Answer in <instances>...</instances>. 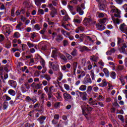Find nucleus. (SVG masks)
<instances>
[{"instance_id": "nucleus-64", "label": "nucleus", "mask_w": 127, "mask_h": 127, "mask_svg": "<svg viewBox=\"0 0 127 127\" xmlns=\"http://www.w3.org/2000/svg\"><path fill=\"white\" fill-rule=\"evenodd\" d=\"M59 117H60V116H59V115H58V114H56V115H55L54 118V119H56V120H59Z\"/></svg>"}, {"instance_id": "nucleus-35", "label": "nucleus", "mask_w": 127, "mask_h": 127, "mask_svg": "<svg viewBox=\"0 0 127 127\" xmlns=\"http://www.w3.org/2000/svg\"><path fill=\"white\" fill-rule=\"evenodd\" d=\"M41 88H42V84L41 83H38L35 86V88L37 89H41Z\"/></svg>"}, {"instance_id": "nucleus-24", "label": "nucleus", "mask_w": 127, "mask_h": 127, "mask_svg": "<svg viewBox=\"0 0 127 127\" xmlns=\"http://www.w3.org/2000/svg\"><path fill=\"white\" fill-rule=\"evenodd\" d=\"M92 90H93V87H92L91 86H88L87 89L86 90L87 94H91L92 92Z\"/></svg>"}, {"instance_id": "nucleus-56", "label": "nucleus", "mask_w": 127, "mask_h": 127, "mask_svg": "<svg viewBox=\"0 0 127 127\" xmlns=\"http://www.w3.org/2000/svg\"><path fill=\"white\" fill-rule=\"evenodd\" d=\"M119 80H120L121 83L122 84V86H125L126 84V82L125 81V80L123 79L122 78H119Z\"/></svg>"}, {"instance_id": "nucleus-44", "label": "nucleus", "mask_w": 127, "mask_h": 127, "mask_svg": "<svg viewBox=\"0 0 127 127\" xmlns=\"http://www.w3.org/2000/svg\"><path fill=\"white\" fill-rule=\"evenodd\" d=\"M7 107H8V103L7 102H4L3 104V108L4 110H6V109L7 108Z\"/></svg>"}, {"instance_id": "nucleus-50", "label": "nucleus", "mask_w": 127, "mask_h": 127, "mask_svg": "<svg viewBox=\"0 0 127 127\" xmlns=\"http://www.w3.org/2000/svg\"><path fill=\"white\" fill-rule=\"evenodd\" d=\"M40 63L43 66V68H44V66L45 65V61L43 59H41Z\"/></svg>"}, {"instance_id": "nucleus-27", "label": "nucleus", "mask_w": 127, "mask_h": 127, "mask_svg": "<svg viewBox=\"0 0 127 127\" xmlns=\"http://www.w3.org/2000/svg\"><path fill=\"white\" fill-rule=\"evenodd\" d=\"M103 72L105 74L106 77H109L110 75L109 74V70L107 68H105L103 69Z\"/></svg>"}, {"instance_id": "nucleus-19", "label": "nucleus", "mask_w": 127, "mask_h": 127, "mask_svg": "<svg viewBox=\"0 0 127 127\" xmlns=\"http://www.w3.org/2000/svg\"><path fill=\"white\" fill-rule=\"evenodd\" d=\"M79 90H80V91H86V90H87V85H81L79 87Z\"/></svg>"}, {"instance_id": "nucleus-8", "label": "nucleus", "mask_w": 127, "mask_h": 127, "mask_svg": "<svg viewBox=\"0 0 127 127\" xmlns=\"http://www.w3.org/2000/svg\"><path fill=\"white\" fill-rule=\"evenodd\" d=\"M78 92L82 101H87V100H88V98H87L88 94H87V92H82L79 91H78Z\"/></svg>"}, {"instance_id": "nucleus-23", "label": "nucleus", "mask_w": 127, "mask_h": 127, "mask_svg": "<svg viewBox=\"0 0 127 127\" xmlns=\"http://www.w3.org/2000/svg\"><path fill=\"white\" fill-rule=\"evenodd\" d=\"M8 93L9 95H11V96H14L15 95V91L12 90V89H9L8 91Z\"/></svg>"}, {"instance_id": "nucleus-5", "label": "nucleus", "mask_w": 127, "mask_h": 127, "mask_svg": "<svg viewBox=\"0 0 127 127\" xmlns=\"http://www.w3.org/2000/svg\"><path fill=\"white\" fill-rule=\"evenodd\" d=\"M63 96L64 101H68L69 102H72V101H73V97L72 96L67 92L64 93Z\"/></svg>"}, {"instance_id": "nucleus-60", "label": "nucleus", "mask_w": 127, "mask_h": 127, "mask_svg": "<svg viewBox=\"0 0 127 127\" xmlns=\"http://www.w3.org/2000/svg\"><path fill=\"white\" fill-rule=\"evenodd\" d=\"M123 8H124V10H125L126 12H127V4H125L123 6Z\"/></svg>"}, {"instance_id": "nucleus-36", "label": "nucleus", "mask_w": 127, "mask_h": 127, "mask_svg": "<svg viewBox=\"0 0 127 127\" xmlns=\"http://www.w3.org/2000/svg\"><path fill=\"white\" fill-rule=\"evenodd\" d=\"M111 77L112 78V79H116V77H117V74L115 71H112Z\"/></svg>"}, {"instance_id": "nucleus-45", "label": "nucleus", "mask_w": 127, "mask_h": 127, "mask_svg": "<svg viewBox=\"0 0 127 127\" xmlns=\"http://www.w3.org/2000/svg\"><path fill=\"white\" fill-rule=\"evenodd\" d=\"M35 30H40V26L38 24H36L33 27Z\"/></svg>"}, {"instance_id": "nucleus-40", "label": "nucleus", "mask_w": 127, "mask_h": 127, "mask_svg": "<svg viewBox=\"0 0 127 127\" xmlns=\"http://www.w3.org/2000/svg\"><path fill=\"white\" fill-rule=\"evenodd\" d=\"M122 70H124V66L119 65L118 66L116 71L117 72H119V71H122Z\"/></svg>"}, {"instance_id": "nucleus-57", "label": "nucleus", "mask_w": 127, "mask_h": 127, "mask_svg": "<svg viewBox=\"0 0 127 127\" xmlns=\"http://www.w3.org/2000/svg\"><path fill=\"white\" fill-rule=\"evenodd\" d=\"M74 23H81V20L78 19H74L73 20Z\"/></svg>"}, {"instance_id": "nucleus-7", "label": "nucleus", "mask_w": 127, "mask_h": 127, "mask_svg": "<svg viewBox=\"0 0 127 127\" xmlns=\"http://www.w3.org/2000/svg\"><path fill=\"white\" fill-rule=\"evenodd\" d=\"M92 84V79H91V77H90V74H87L84 79L83 81V83L84 85H87V84Z\"/></svg>"}, {"instance_id": "nucleus-18", "label": "nucleus", "mask_w": 127, "mask_h": 127, "mask_svg": "<svg viewBox=\"0 0 127 127\" xmlns=\"http://www.w3.org/2000/svg\"><path fill=\"white\" fill-rule=\"evenodd\" d=\"M48 98L49 101H51L52 99L53 100H54V99H55V98H54V97H53V95H52V93L50 92L48 93Z\"/></svg>"}, {"instance_id": "nucleus-2", "label": "nucleus", "mask_w": 127, "mask_h": 127, "mask_svg": "<svg viewBox=\"0 0 127 127\" xmlns=\"http://www.w3.org/2000/svg\"><path fill=\"white\" fill-rule=\"evenodd\" d=\"M110 12L114 13V16L116 17H121V11L114 5L110 6Z\"/></svg>"}, {"instance_id": "nucleus-14", "label": "nucleus", "mask_w": 127, "mask_h": 127, "mask_svg": "<svg viewBox=\"0 0 127 127\" xmlns=\"http://www.w3.org/2000/svg\"><path fill=\"white\" fill-rule=\"evenodd\" d=\"M67 22V24L66 22H63L62 24V26H63L64 28H65V29H66L67 30H68L69 29V27H70V23H69V22Z\"/></svg>"}, {"instance_id": "nucleus-25", "label": "nucleus", "mask_w": 127, "mask_h": 127, "mask_svg": "<svg viewBox=\"0 0 127 127\" xmlns=\"http://www.w3.org/2000/svg\"><path fill=\"white\" fill-rule=\"evenodd\" d=\"M35 3L37 6L40 7V5H41V2L40 0H35Z\"/></svg>"}, {"instance_id": "nucleus-59", "label": "nucleus", "mask_w": 127, "mask_h": 127, "mask_svg": "<svg viewBox=\"0 0 127 127\" xmlns=\"http://www.w3.org/2000/svg\"><path fill=\"white\" fill-rule=\"evenodd\" d=\"M115 1H116L117 3H118V4H122L123 0H115Z\"/></svg>"}, {"instance_id": "nucleus-53", "label": "nucleus", "mask_w": 127, "mask_h": 127, "mask_svg": "<svg viewBox=\"0 0 127 127\" xmlns=\"http://www.w3.org/2000/svg\"><path fill=\"white\" fill-rule=\"evenodd\" d=\"M65 55L68 60H71V59H72V56H71L70 54L65 53Z\"/></svg>"}, {"instance_id": "nucleus-22", "label": "nucleus", "mask_w": 127, "mask_h": 127, "mask_svg": "<svg viewBox=\"0 0 127 127\" xmlns=\"http://www.w3.org/2000/svg\"><path fill=\"white\" fill-rule=\"evenodd\" d=\"M100 2L99 8L101 10H105L106 8V5L102 3L101 2Z\"/></svg>"}, {"instance_id": "nucleus-37", "label": "nucleus", "mask_w": 127, "mask_h": 127, "mask_svg": "<svg viewBox=\"0 0 127 127\" xmlns=\"http://www.w3.org/2000/svg\"><path fill=\"white\" fill-rule=\"evenodd\" d=\"M123 42H124V41L123 40V39L120 38H118V43H117L118 45H121V44H122L123 45V44L124 43Z\"/></svg>"}, {"instance_id": "nucleus-33", "label": "nucleus", "mask_w": 127, "mask_h": 127, "mask_svg": "<svg viewBox=\"0 0 127 127\" xmlns=\"http://www.w3.org/2000/svg\"><path fill=\"white\" fill-rule=\"evenodd\" d=\"M108 85V83H107V81H106V79H103L102 80V82L101 83V87H106Z\"/></svg>"}, {"instance_id": "nucleus-17", "label": "nucleus", "mask_w": 127, "mask_h": 127, "mask_svg": "<svg viewBox=\"0 0 127 127\" xmlns=\"http://www.w3.org/2000/svg\"><path fill=\"white\" fill-rule=\"evenodd\" d=\"M84 30H85V28L81 26L78 27L77 28H76L75 31L76 32H80V31L82 32V31H84Z\"/></svg>"}, {"instance_id": "nucleus-28", "label": "nucleus", "mask_w": 127, "mask_h": 127, "mask_svg": "<svg viewBox=\"0 0 127 127\" xmlns=\"http://www.w3.org/2000/svg\"><path fill=\"white\" fill-rule=\"evenodd\" d=\"M86 75V73H85V71H82L80 73V74L78 76V79H81L82 77H84V76Z\"/></svg>"}, {"instance_id": "nucleus-38", "label": "nucleus", "mask_w": 127, "mask_h": 127, "mask_svg": "<svg viewBox=\"0 0 127 127\" xmlns=\"http://www.w3.org/2000/svg\"><path fill=\"white\" fill-rule=\"evenodd\" d=\"M112 20L114 21V23H120V19L119 18H115L114 17H112Z\"/></svg>"}, {"instance_id": "nucleus-63", "label": "nucleus", "mask_w": 127, "mask_h": 127, "mask_svg": "<svg viewBox=\"0 0 127 127\" xmlns=\"http://www.w3.org/2000/svg\"><path fill=\"white\" fill-rule=\"evenodd\" d=\"M26 102H30L31 98L29 96H27L25 99Z\"/></svg>"}, {"instance_id": "nucleus-29", "label": "nucleus", "mask_w": 127, "mask_h": 127, "mask_svg": "<svg viewBox=\"0 0 127 127\" xmlns=\"http://www.w3.org/2000/svg\"><path fill=\"white\" fill-rule=\"evenodd\" d=\"M3 98L6 100V101H10V100H11V98L6 94L4 95Z\"/></svg>"}, {"instance_id": "nucleus-12", "label": "nucleus", "mask_w": 127, "mask_h": 127, "mask_svg": "<svg viewBox=\"0 0 127 127\" xmlns=\"http://www.w3.org/2000/svg\"><path fill=\"white\" fill-rule=\"evenodd\" d=\"M8 83L11 87L16 88V81L10 80L8 81Z\"/></svg>"}, {"instance_id": "nucleus-48", "label": "nucleus", "mask_w": 127, "mask_h": 127, "mask_svg": "<svg viewBox=\"0 0 127 127\" xmlns=\"http://www.w3.org/2000/svg\"><path fill=\"white\" fill-rule=\"evenodd\" d=\"M45 79H46V80H47V81H48V82H49V81H50V80H51V77L50 76V75H49L48 74H46Z\"/></svg>"}, {"instance_id": "nucleus-61", "label": "nucleus", "mask_w": 127, "mask_h": 127, "mask_svg": "<svg viewBox=\"0 0 127 127\" xmlns=\"http://www.w3.org/2000/svg\"><path fill=\"white\" fill-rule=\"evenodd\" d=\"M43 27H44L43 29L44 30H46V28H47V27H48V25L47 24V23L45 22V23H44Z\"/></svg>"}, {"instance_id": "nucleus-42", "label": "nucleus", "mask_w": 127, "mask_h": 127, "mask_svg": "<svg viewBox=\"0 0 127 127\" xmlns=\"http://www.w3.org/2000/svg\"><path fill=\"white\" fill-rule=\"evenodd\" d=\"M13 37L14 38H19V37H20V34L18 32H15L14 34Z\"/></svg>"}, {"instance_id": "nucleus-46", "label": "nucleus", "mask_w": 127, "mask_h": 127, "mask_svg": "<svg viewBox=\"0 0 127 127\" xmlns=\"http://www.w3.org/2000/svg\"><path fill=\"white\" fill-rule=\"evenodd\" d=\"M5 47L6 48H7V49H8V48H10V47H11V43H10V42H8L6 44V45H5Z\"/></svg>"}, {"instance_id": "nucleus-31", "label": "nucleus", "mask_w": 127, "mask_h": 127, "mask_svg": "<svg viewBox=\"0 0 127 127\" xmlns=\"http://www.w3.org/2000/svg\"><path fill=\"white\" fill-rule=\"evenodd\" d=\"M59 56L60 57L61 59H62L64 61H66L67 60V59H66V57L64 56V55L60 53V54L59 55Z\"/></svg>"}, {"instance_id": "nucleus-4", "label": "nucleus", "mask_w": 127, "mask_h": 127, "mask_svg": "<svg viewBox=\"0 0 127 127\" xmlns=\"http://www.w3.org/2000/svg\"><path fill=\"white\" fill-rule=\"evenodd\" d=\"M60 53L58 51V50L55 48H53L51 57L54 58L55 60L57 59V57L59 56Z\"/></svg>"}, {"instance_id": "nucleus-16", "label": "nucleus", "mask_w": 127, "mask_h": 127, "mask_svg": "<svg viewBox=\"0 0 127 127\" xmlns=\"http://www.w3.org/2000/svg\"><path fill=\"white\" fill-rule=\"evenodd\" d=\"M88 103L92 106H97L98 105V103H96V102L94 101L93 98H89V100L88 101Z\"/></svg>"}, {"instance_id": "nucleus-52", "label": "nucleus", "mask_w": 127, "mask_h": 127, "mask_svg": "<svg viewBox=\"0 0 127 127\" xmlns=\"http://www.w3.org/2000/svg\"><path fill=\"white\" fill-rule=\"evenodd\" d=\"M64 21H66V22H68V21L69 20V16H68V15L65 14L64 18Z\"/></svg>"}, {"instance_id": "nucleus-9", "label": "nucleus", "mask_w": 127, "mask_h": 127, "mask_svg": "<svg viewBox=\"0 0 127 127\" xmlns=\"http://www.w3.org/2000/svg\"><path fill=\"white\" fill-rule=\"evenodd\" d=\"M83 24L86 26H90V24H92V19L90 18H85L83 20Z\"/></svg>"}, {"instance_id": "nucleus-30", "label": "nucleus", "mask_w": 127, "mask_h": 127, "mask_svg": "<svg viewBox=\"0 0 127 127\" xmlns=\"http://www.w3.org/2000/svg\"><path fill=\"white\" fill-rule=\"evenodd\" d=\"M22 25H23V23H22V22H19L18 24H17V25L16 26V29H18V30H20V27L22 26Z\"/></svg>"}, {"instance_id": "nucleus-3", "label": "nucleus", "mask_w": 127, "mask_h": 127, "mask_svg": "<svg viewBox=\"0 0 127 127\" xmlns=\"http://www.w3.org/2000/svg\"><path fill=\"white\" fill-rule=\"evenodd\" d=\"M51 68L54 70V71H58L59 70V64L57 63V62H49Z\"/></svg>"}, {"instance_id": "nucleus-43", "label": "nucleus", "mask_w": 127, "mask_h": 127, "mask_svg": "<svg viewBox=\"0 0 127 127\" xmlns=\"http://www.w3.org/2000/svg\"><path fill=\"white\" fill-rule=\"evenodd\" d=\"M62 78H63V74H62L61 72H59V77H58L59 81H61L62 80Z\"/></svg>"}, {"instance_id": "nucleus-15", "label": "nucleus", "mask_w": 127, "mask_h": 127, "mask_svg": "<svg viewBox=\"0 0 127 127\" xmlns=\"http://www.w3.org/2000/svg\"><path fill=\"white\" fill-rule=\"evenodd\" d=\"M77 12H78L79 14L80 15H83L84 14V11L82 10V8L80 6H77L76 8Z\"/></svg>"}, {"instance_id": "nucleus-26", "label": "nucleus", "mask_w": 127, "mask_h": 127, "mask_svg": "<svg viewBox=\"0 0 127 127\" xmlns=\"http://www.w3.org/2000/svg\"><path fill=\"white\" fill-rule=\"evenodd\" d=\"M57 41L58 42H60V41H62L63 40V38L62 37V36L61 35H58L57 37Z\"/></svg>"}, {"instance_id": "nucleus-58", "label": "nucleus", "mask_w": 127, "mask_h": 127, "mask_svg": "<svg viewBox=\"0 0 127 127\" xmlns=\"http://www.w3.org/2000/svg\"><path fill=\"white\" fill-rule=\"evenodd\" d=\"M60 106V102H57L56 103H55V104L54 105V106L55 108H56V109H57V108H58Z\"/></svg>"}, {"instance_id": "nucleus-6", "label": "nucleus", "mask_w": 127, "mask_h": 127, "mask_svg": "<svg viewBox=\"0 0 127 127\" xmlns=\"http://www.w3.org/2000/svg\"><path fill=\"white\" fill-rule=\"evenodd\" d=\"M81 109L84 112V110L87 111V112H91L93 109L91 107L89 106V105L87 104V103L84 102L83 105L81 106Z\"/></svg>"}, {"instance_id": "nucleus-51", "label": "nucleus", "mask_w": 127, "mask_h": 127, "mask_svg": "<svg viewBox=\"0 0 127 127\" xmlns=\"http://www.w3.org/2000/svg\"><path fill=\"white\" fill-rule=\"evenodd\" d=\"M77 65L78 64L77 63V62H73L72 64V68H73V69H76V68H77Z\"/></svg>"}, {"instance_id": "nucleus-47", "label": "nucleus", "mask_w": 127, "mask_h": 127, "mask_svg": "<svg viewBox=\"0 0 127 127\" xmlns=\"http://www.w3.org/2000/svg\"><path fill=\"white\" fill-rule=\"evenodd\" d=\"M64 86L66 91H70V86L69 85L64 84Z\"/></svg>"}, {"instance_id": "nucleus-11", "label": "nucleus", "mask_w": 127, "mask_h": 127, "mask_svg": "<svg viewBox=\"0 0 127 127\" xmlns=\"http://www.w3.org/2000/svg\"><path fill=\"white\" fill-rule=\"evenodd\" d=\"M29 88H30V86H29L28 82H25L22 85L21 90L24 92H25V91H26V89H29Z\"/></svg>"}, {"instance_id": "nucleus-32", "label": "nucleus", "mask_w": 127, "mask_h": 127, "mask_svg": "<svg viewBox=\"0 0 127 127\" xmlns=\"http://www.w3.org/2000/svg\"><path fill=\"white\" fill-rule=\"evenodd\" d=\"M77 54H78V53L77 52V50L76 49H73L72 52L71 53V55L72 56H77Z\"/></svg>"}, {"instance_id": "nucleus-54", "label": "nucleus", "mask_w": 127, "mask_h": 127, "mask_svg": "<svg viewBox=\"0 0 127 127\" xmlns=\"http://www.w3.org/2000/svg\"><path fill=\"white\" fill-rule=\"evenodd\" d=\"M90 75L92 80H95V74L94 73V71L93 70L91 71Z\"/></svg>"}, {"instance_id": "nucleus-21", "label": "nucleus", "mask_w": 127, "mask_h": 127, "mask_svg": "<svg viewBox=\"0 0 127 127\" xmlns=\"http://www.w3.org/2000/svg\"><path fill=\"white\" fill-rule=\"evenodd\" d=\"M48 7L50 8V9H51V10H55V13H56L57 10L55 7L53 6V4H52V3L49 4Z\"/></svg>"}, {"instance_id": "nucleus-55", "label": "nucleus", "mask_w": 127, "mask_h": 127, "mask_svg": "<svg viewBox=\"0 0 127 127\" xmlns=\"http://www.w3.org/2000/svg\"><path fill=\"white\" fill-rule=\"evenodd\" d=\"M38 12L39 14H42V15L44 14V11L43 10V9H39L38 10Z\"/></svg>"}, {"instance_id": "nucleus-39", "label": "nucleus", "mask_w": 127, "mask_h": 127, "mask_svg": "<svg viewBox=\"0 0 127 127\" xmlns=\"http://www.w3.org/2000/svg\"><path fill=\"white\" fill-rule=\"evenodd\" d=\"M118 119H119V120H121L122 123H125V119L124 118V117L123 116V115H119L118 116Z\"/></svg>"}, {"instance_id": "nucleus-49", "label": "nucleus", "mask_w": 127, "mask_h": 127, "mask_svg": "<svg viewBox=\"0 0 127 127\" xmlns=\"http://www.w3.org/2000/svg\"><path fill=\"white\" fill-rule=\"evenodd\" d=\"M27 45H28L29 48H31V47H34V45L30 42H27Z\"/></svg>"}, {"instance_id": "nucleus-34", "label": "nucleus", "mask_w": 127, "mask_h": 127, "mask_svg": "<svg viewBox=\"0 0 127 127\" xmlns=\"http://www.w3.org/2000/svg\"><path fill=\"white\" fill-rule=\"evenodd\" d=\"M88 51V48L86 46L81 47L80 48V51H81V52H84V51Z\"/></svg>"}, {"instance_id": "nucleus-13", "label": "nucleus", "mask_w": 127, "mask_h": 127, "mask_svg": "<svg viewBox=\"0 0 127 127\" xmlns=\"http://www.w3.org/2000/svg\"><path fill=\"white\" fill-rule=\"evenodd\" d=\"M46 117L45 116H41L38 119L37 121L39 122L41 125L44 124V121H45Z\"/></svg>"}, {"instance_id": "nucleus-62", "label": "nucleus", "mask_w": 127, "mask_h": 127, "mask_svg": "<svg viewBox=\"0 0 127 127\" xmlns=\"http://www.w3.org/2000/svg\"><path fill=\"white\" fill-rule=\"evenodd\" d=\"M48 84V82L46 80H43L42 81V84L43 86H47V84Z\"/></svg>"}, {"instance_id": "nucleus-20", "label": "nucleus", "mask_w": 127, "mask_h": 127, "mask_svg": "<svg viewBox=\"0 0 127 127\" xmlns=\"http://www.w3.org/2000/svg\"><path fill=\"white\" fill-rule=\"evenodd\" d=\"M98 59H99V57H96L95 56H92L90 57V60L92 61H94V62H97L98 61Z\"/></svg>"}, {"instance_id": "nucleus-10", "label": "nucleus", "mask_w": 127, "mask_h": 127, "mask_svg": "<svg viewBox=\"0 0 127 127\" xmlns=\"http://www.w3.org/2000/svg\"><path fill=\"white\" fill-rule=\"evenodd\" d=\"M120 29L123 32H127V26L125 23L120 25Z\"/></svg>"}, {"instance_id": "nucleus-41", "label": "nucleus", "mask_w": 127, "mask_h": 127, "mask_svg": "<svg viewBox=\"0 0 127 127\" xmlns=\"http://www.w3.org/2000/svg\"><path fill=\"white\" fill-rule=\"evenodd\" d=\"M98 17L102 18V17H106L107 16V14L103 13H98Z\"/></svg>"}, {"instance_id": "nucleus-1", "label": "nucleus", "mask_w": 127, "mask_h": 127, "mask_svg": "<svg viewBox=\"0 0 127 127\" xmlns=\"http://www.w3.org/2000/svg\"><path fill=\"white\" fill-rule=\"evenodd\" d=\"M108 21V18H104L103 19H101L99 20V23L97 24L96 25V27L98 30H104L105 29V26H104V24L106 23Z\"/></svg>"}]
</instances>
